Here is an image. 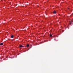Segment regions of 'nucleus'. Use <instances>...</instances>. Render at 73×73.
I'll use <instances>...</instances> for the list:
<instances>
[{
    "label": "nucleus",
    "mask_w": 73,
    "mask_h": 73,
    "mask_svg": "<svg viewBox=\"0 0 73 73\" xmlns=\"http://www.w3.org/2000/svg\"><path fill=\"white\" fill-rule=\"evenodd\" d=\"M19 47H20V48H21V47H24V46H23L22 45H21L19 46Z\"/></svg>",
    "instance_id": "1"
},
{
    "label": "nucleus",
    "mask_w": 73,
    "mask_h": 73,
    "mask_svg": "<svg viewBox=\"0 0 73 73\" xmlns=\"http://www.w3.org/2000/svg\"><path fill=\"white\" fill-rule=\"evenodd\" d=\"M53 13L54 14H56V11H53Z\"/></svg>",
    "instance_id": "2"
},
{
    "label": "nucleus",
    "mask_w": 73,
    "mask_h": 73,
    "mask_svg": "<svg viewBox=\"0 0 73 73\" xmlns=\"http://www.w3.org/2000/svg\"><path fill=\"white\" fill-rule=\"evenodd\" d=\"M0 45H3V43H2L0 44Z\"/></svg>",
    "instance_id": "3"
},
{
    "label": "nucleus",
    "mask_w": 73,
    "mask_h": 73,
    "mask_svg": "<svg viewBox=\"0 0 73 73\" xmlns=\"http://www.w3.org/2000/svg\"><path fill=\"white\" fill-rule=\"evenodd\" d=\"M29 44H27L26 45V46H27V47H29Z\"/></svg>",
    "instance_id": "4"
},
{
    "label": "nucleus",
    "mask_w": 73,
    "mask_h": 73,
    "mask_svg": "<svg viewBox=\"0 0 73 73\" xmlns=\"http://www.w3.org/2000/svg\"><path fill=\"white\" fill-rule=\"evenodd\" d=\"M50 36L51 37H52V35L51 34H50Z\"/></svg>",
    "instance_id": "5"
},
{
    "label": "nucleus",
    "mask_w": 73,
    "mask_h": 73,
    "mask_svg": "<svg viewBox=\"0 0 73 73\" xmlns=\"http://www.w3.org/2000/svg\"><path fill=\"white\" fill-rule=\"evenodd\" d=\"M11 38H13V35H12V36H11Z\"/></svg>",
    "instance_id": "6"
},
{
    "label": "nucleus",
    "mask_w": 73,
    "mask_h": 73,
    "mask_svg": "<svg viewBox=\"0 0 73 73\" xmlns=\"http://www.w3.org/2000/svg\"><path fill=\"white\" fill-rule=\"evenodd\" d=\"M70 25L72 24V22H70Z\"/></svg>",
    "instance_id": "7"
},
{
    "label": "nucleus",
    "mask_w": 73,
    "mask_h": 73,
    "mask_svg": "<svg viewBox=\"0 0 73 73\" xmlns=\"http://www.w3.org/2000/svg\"><path fill=\"white\" fill-rule=\"evenodd\" d=\"M32 27H33V26H32Z\"/></svg>",
    "instance_id": "8"
}]
</instances>
